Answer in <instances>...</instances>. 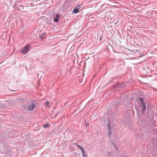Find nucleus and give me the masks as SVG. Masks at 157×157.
Here are the masks:
<instances>
[{
	"label": "nucleus",
	"mask_w": 157,
	"mask_h": 157,
	"mask_svg": "<svg viewBox=\"0 0 157 157\" xmlns=\"http://www.w3.org/2000/svg\"><path fill=\"white\" fill-rule=\"evenodd\" d=\"M95 77V75H94V77H93V78Z\"/></svg>",
	"instance_id": "f3484780"
},
{
	"label": "nucleus",
	"mask_w": 157,
	"mask_h": 157,
	"mask_svg": "<svg viewBox=\"0 0 157 157\" xmlns=\"http://www.w3.org/2000/svg\"><path fill=\"white\" fill-rule=\"evenodd\" d=\"M101 39H102V37L101 36L99 38V40H101Z\"/></svg>",
	"instance_id": "dca6fc26"
},
{
	"label": "nucleus",
	"mask_w": 157,
	"mask_h": 157,
	"mask_svg": "<svg viewBox=\"0 0 157 157\" xmlns=\"http://www.w3.org/2000/svg\"><path fill=\"white\" fill-rule=\"evenodd\" d=\"M59 14H57L55 18L54 19V22H57L59 21Z\"/></svg>",
	"instance_id": "423d86ee"
},
{
	"label": "nucleus",
	"mask_w": 157,
	"mask_h": 157,
	"mask_svg": "<svg viewBox=\"0 0 157 157\" xmlns=\"http://www.w3.org/2000/svg\"><path fill=\"white\" fill-rule=\"evenodd\" d=\"M138 99L140 101V107L141 109V112L142 114H144L146 109V104L144 101V99L142 98H139Z\"/></svg>",
	"instance_id": "f257e3e1"
},
{
	"label": "nucleus",
	"mask_w": 157,
	"mask_h": 157,
	"mask_svg": "<svg viewBox=\"0 0 157 157\" xmlns=\"http://www.w3.org/2000/svg\"><path fill=\"white\" fill-rule=\"evenodd\" d=\"M82 152L83 157H87V155L86 152L84 151H82Z\"/></svg>",
	"instance_id": "6e6552de"
},
{
	"label": "nucleus",
	"mask_w": 157,
	"mask_h": 157,
	"mask_svg": "<svg viewBox=\"0 0 157 157\" xmlns=\"http://www.w3.org/2000/svg\"><path fill=\"white\" fill-rule=\"evenodd\" d=\"M49 127V124H45L43 125V127L44 128H46Z\"/></svg>",
	"instance_id": "1a4fd4ad"
},
{
	"label": "nucleus",
	"mask_w": 157,
	"mask_h": 157,
	"mask_svg": "<svg viewBox=\"0 0 157 157\" xmlns=\"http://www.w3.org/2000/svg\"><path fill=\"white\" fill-rule=\"evenodd\" d=\"M82 6V4L76 6L73 10L72 13H78L79 12L78 10Z\"/></svg>",
	"instance_id": "20e7f679"
},
{
	"label": "nucleus",
	"mask_w": 157,
	"mask_h": 157,
	"mask_svg": "<svg viewBox=\"0 0 157 157\" xmlns=\"http://www.w3.org/2000/svg\"><path fill=\"white\" fill-rule=\"evenodd\" d=\"M125 86V84L124 83H120L117 82L116 84L113 86V88L114 90H116L118 88H121Z\"/></svg>",
	"instance_id": "f03ea898"
},
{
	"label": "nucleus",
	"mask_w": 157,
	"mask_h": 157,
	"mask_svg": "<svg viewBox=\"0 0 157 157\" xmlns=\"http://www.w3.org/2000/svg\"><path fill=\"white\" fill-rule=\"evenodd\" d=\"M45 104L46 105V106H47L49 104V102L48 101H47L45 102Z\"/></svg>",
	"instance_id": "ddd939ff"
},
{
	"label": "nucleus",
	"mask_w": 157,
	"mask_h": 157,
	"mask_svg": "<svg viewBox=\"0 0 157 157\" xmlns=\"http://www.w3.org/2000/svg\"><path fill=\"white\" fill-rule=\"evenodd\" d=\"M30 45L29 44L26 45L22 49L21 52L25 54L27 53L28 52L29 50L30 49Z\"/></svg>",
	"instance_id": "7ed1b4c3"
},
{
	"label": "nucleus",
	"mask_w": 157,
	"mask_h": 157,
	"mask_svg": "<svg viewBox=\"0 0 157 157\" xmlns=\"http://www.w3.org/2000/svg\"><path fill=\"white\" fill-rule=\"evenodd\" d=\"M149 104H147V106H148V105H149Z\"/></svg>",
	"instance_id": "a211bd4d"
},
{
	"label": "nucleus",
	"mask_w": 157,
	"mask_h": 157,
	"mask_svg": "<svg viewBox=\"0 0 157 157\" xmlns=\"http://www.w3.org/2000/svg\"><path fill=\"white\" fill-rule=\"evenodd\" d=\"M107 127L108 128V130H111V127L109 123H108L107 124Z\"/></svg>",
	"instance_id": "9d476101"
},
{
	"label": "nucleus",
	"mask_w": 157,
	"mask_h": 157,
	"mask_svg": "<svg viewBox=\"0 0 157 157\" xmlns=\"http://www.w3.org/2000/svg\"><path fill=\"white\" fill-rule=\"evenodd\" d=\"M85 124L86 126H88L89 125V124L88 123V122H86V121L85 122Z\"/></svg>",
	"instance_id": "2eb2a0df"
},
{
	"label": "nucleus",
	"mask_w": 157,
	"mask_h": 157,
	"mask_svg": "<svg viewBox=\"0 0 157 157\" xmlns=\"http://www.w3.org/2000/svg\"><path fill=\"white\" fill-rule=\"evenodd\" d=\"M113 146L114 147H116V149H117V147H116V146L115 143H114V144H113Z\"/></svg>",
	"instance_id": "4468645a"
},
{
	"label": "nucleus",
	"mask_w": 157,
	"mask_h": 157,
	"mask_svg": "<svg viewBox=\"0 0 157 157\" xmlns=\"http://www.w3.org/2000/svg\"><path fill=\"white\" fill-rule=\"evenodd\" d=\"M108 135L110 136L112 134V130H108Z\"/></svg>",
	"instance_id": "f8f14e48"
},
{
	"label": "nucleus",
	"mask_w": 157,
	"mask_h": 157,
	"mask_svg": "<svg viewBox=\"0 0 157 157\" xmlns=\"http://www.w3.org/2000/svg\"><path fill=\"white\" fill-rule=\"evenodd\" d=\"M77 147L80 149V150L82 151H84L83 149L82 148V147L79 146V145L77 144Z\"/></svg>",
	"instance_id": "9b49d317"
},
{
	"label": "nucleus",
	"mask_w": 157,
	"mask_h": 157,
	"mask_svg": "<svg viewBox=\"0 0 157 157\" xmlns=\"http://www.w3.org/2000/svg\"><path fill=\"white\" fill-rule=\"evenodd\" d=\"M34 101L33 100L30 101L31 103L29 104L28 108V109L29 110H32L34 109V105H35V104L34 103Z\"/></svg>",
	"instance_id": "39448f33"
},
{
	"label": "nucleus",
	"mask_w": 157,
	"mask_h": 157,
	"mask_svg": "<svg viewBox=\"0 0 157 157\" xmlns=\"http://www.w3.org/2000/svg\"><path fill=\"white\" fill-rule=\"evenodd\" d=\"M47 34L46 33H44L43 34H42V35H41L40 34V37L42 39H43L45 38V37L46 36Z\"/></svg>",
	"instance_id": "0eeeda50"
}]
</instances>
